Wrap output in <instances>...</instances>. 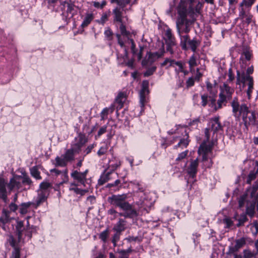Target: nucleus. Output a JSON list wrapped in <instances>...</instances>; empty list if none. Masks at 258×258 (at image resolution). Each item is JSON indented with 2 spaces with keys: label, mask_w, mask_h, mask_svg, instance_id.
I'll use <instances>...</instances> for the list:
<instances>
[{
  "label": "nucleus",
  "mask_w": 258,
  "mask_h": 258,
  "mask_svg": "<svg viewBox=\"0 0 258 258\" xmlns=\"http://www.w3.org/2000/svg\"><path fill=\"white\" fill-rule=\"evenodd\" d=\"M177 18L176 21V27L179 37L183 36V33L187 34L190 31V26L196 20L194 10L190 7L187 14V4L181 1L177 9Z\"/></svg>",
  "instance_id": "1"
},
{
  "label": "nucleus",
  "mask_w": 258,
  "mask_h": 258,
  "mask_svg": "<svg viewBox=\"0 0 258 258\" xmlns=\"http://www.w3.org/2000/svg\"><path fill=\"white\" fill-rule=\"evenodd\" d=\"M127 199V194L113 195L108 198V201L110 204L124 211V213H119V216L128 218H134L138 216L137 211L134 208L132 204L126 201Z\"/></svg>",
  "instance_id": "2"
},
{
  "label": "nucleus",
  "mask_w": 258,
  "mask_h": 258,
  "mask_svg": "<svg viewBox=\"0 0 258 258\" xmlns=\"http://www.w3.org/2000/svg\"><path fill=\"white\" fill-rule=\"evenodd\" d=\"M234 89L224 83L220 87V92L217 100V106H215V111L221 109L223 106H226L227 102L232 99Z\"/></svg>",
  "instance_id": "3"
},
{
  "label": "nucleus",
  "mask_w": 258,
  "mask_h": 258,
  "mask_svg": "<svg viewBox=\"0 0 258 258\" xmlns=\"http://www.w3.org/2000/svg\"><path fill=\"white\" fill-rule=\"evenodd\" d=\"M24 230L23 222L19 221L16 226L15 235L10 234L8 236V241L10 245L14 248V249H20L21 243H23L22 234Z\"/></svg>",
  "instance_id": "4"
},
{
  "label": "nucleus",
  "mask_w": 258,
  "mask_h": 258,
  "mask_svg": "<svg viewBox=\"0 0 258 258\" xmlns=\"http://www.w3.org/2000/svg\"><path fill=\"white\" fill-rule=\"evenodd\" d=\"M231 105L232 108V112L235 117L239 118L242 115L243 120L245 125L247 126V115L250 112L248 107L246 104L243 103L239 104L237 98H234L232 101Z\"/></svg>",
  "instance_id": "5"
},
{
  "label": "nucleus",
  "mask_w": 258,
  "mask_h": 258,
  "mask_svg": "<svg viewBox=\"0 0 258 258\" xmlns=\"http://www.w3.org/2000/svg\"><path fill=\"white\" fill-rule=\"evenodd\" d=\"M200 44L201 41L196 37L190 39L189 35L187 34L180 36V45L182 49L184 50L190 49L192 51L195 52Z\"/></svg>",
  "instance_id": "6"
},
{
  "label": "nucleus",
  "mask_w": 258,
  "mask_h": 258,
  "mask_svg": "<svg viewBox=\"0 0 258 258\" xmlns=\"http://www.w3.org/2000/svg\"><path fill=\"white\" fill-rule=\"evenodd\" d=\"M247 198V194H243L240 197L238 201L239 207L240 208L243 207L245 202H246V213L250 217H252L255 214V203L254 202H248Z\"/></svg>",
  "instance_id": "7"
},
{
  "label": "nucleus",
  "mask_w": 258,
  "mask_h": 258,
  "mask_svg": "<svg viewBox=\"0 0 258 258\" xmlns=\"http://www.w3.org/2000/svg\"><path fill=\"white\" fill-rule=\"evenodd\" d=\"M165 36L166 38L165 39V41L166 45V51L169 52L171 54H172L174 53V47L176 46V42L175 38L172 34L170 29H168L166 30Z\"/></svg>",
  "instance_id": "8"
},
{
  "label": "nucleus",
  "mask_w": 258,
  "mask_h": 258,
  "mask_svg": "<svg viewBox=\"0 0 258 258\" xmlns=\"http://www.w3.org/2000/svg\"><path fill=\"white\" fill-rule=\"evenodd\" d=\"M165 52L164 44H162V47L160 49V52H156L154 53L149 52L148 53L149 56L148 59L142 61L143 65L151 64L156 61L157 59L162 57L164 55Z\"/></svg>",
  "instance_id": "9"
},
{
  "label": "nucleus",
  "mask_w": 258,
  "mask_h": 258,
  "mask_svg": "<svg viewBox=\"0 0 258 258\" xmlns=\"http://www.w3.org/2000/svg\"><path fill=\"white\" fill-rule=\"evenodd\" d=\"M88 173V170L86 169L85 171L81 172L77 170H74L71 174V177L75 180H77L80 184L85 186V182L87 180V174Z\"/></svg>",
  "instance_id": "10"
},
{
  "label": "nucleus",
  "mask_w": 258,
  "mask_h": 258,
  "mask_svg": "<svg viewBox=\"0 0 258 258\" xmlns=\"http://www.w3.org/2000/svg\"><path fill=\"white\" fill-rule=\"evenodd\" d=\"M149 82L148 81H144L142 83V88L140 91V104L142 110H143V108L146 102V97L148 94L149 91L148 90Z\"/></svg>",
  "instance_id": "11"
},
{
  "label": "nucleus",
  "mask_w": 258,
  "mask_h": 258,
  "mask_svg": "<svg viewBox=\"0 0 258 258\" xmlns=\"http://www.w3.org/2000/svg\"><path fill=\"white\" fill-rule=\"evenodd\" d=\"M209 124L211 126V130L214 133L223 131V126L220 121V117L219 116L210 118Z\"/></svg>",
  "instance_id": "12"
},
{
  "label": "nucleus",
  "mask_w": 258,
  "mask_h": 258,
  "mask_svg": "<svg viewBox=\"0 0 258 258\" xmlns=\"http://www.w3.org/2000/svg\"><path fill=\"white\" fill-rule=\"evenodd\" d=\"M127 9H123L119 7H116L113 10L112 14L113 15V21L118 23L123 22L122 19L123 13H126Z\"/></svg>",
  "instance_id": "13"
},
{
  "label": "nucleus",
  "mask_w": 258,
  "mask_h": 258,
  "mask_svg": "<svg viewBox=\"0 0 258 258\" xmlns=\"http://www.w3.org/2000/svg\"><path fill=\"white\" fill-rule=\"evenodd\" d=\"M199 165L198 159L191 160L189 165L187 168V172L190 177L194 178L198 171V167Z\"/></svg>",
  "instance_id": "14"
},
{
  "label": "nucleus",
  "mask_w": 258,
  "mask_h": 258,
  "mask_svg": "<svg viewBox=\"0 0 258 258\" xmlns=\"http://www.w3.org/2000/svg\"><path fill=\"white\" fill-rule=\"evenodd\" d=\"M6 182L2 178H0V198L7 203L8 201L7 191L6 188Z\"/></svg>",
  "instance_id": "15"
},
{
  "label": "nucleus",
  "mask_w": 258,
  "mask_h": 258,
  "mask_svg": "<svg viewBox=\"0 0 258 258\" xmlns=\"http://www.w3.org/2000/svg\"><path fill=\"white\" fill-rule=\"evenodd\" d=\"M126 220L120 218L116 224L114 226L112 229L115 232L121 233L126 229Z\"/></svg>",
  "instance_id": "16"
},
{
  "label": "nucleus",
  "mask_w": 258,
  "mask_h": 258,
  "mask_svg": "<svg viewBox=\"0 0 258 258\" xmlns=\"http://www.w3.org/2000/svg\"><path fill=\"white\" fill-rule=\"evenodd\" d=\"M75 152H76V151L74 148L68 149L61 157H64L67 162H70L75 159L74 155Z\"/></svg>",
  "instance_id": "17"
},
{
  "label": "nucleus",
  "mask_w": 258,
  "mask_h": 258,
  "mask_svg": "<svg viewBox=\"0 0 258 258\" xmlns=\"http://www.w3.org/2000/svg\"><path fill=\"white\" fill-rule=\"evenodd\" d=\"M20 176L15 177L10 180L9 183L8 184V187L10 190H12L14 188L19 189L21 186V183L18 181V179Z\"/></svg>",
  "instance_id": "18"
},
{
  "label": "nucleus",
  "mask_w": 258,
  "mask_h": 258,
  "mask_svg": "<svg viewBox=\"0 0 258 258\" xmlns=\"http://www.w3.org/2000/svg\"><path fill=\"white\" fill-rule=\"evenodd\" d=\"M38 195L37 199L36 204L37 206H39L41 203L45 202L48 195L49 192L42 191L38 190Z\"/></svg>",
  "instance_id": "19"
},
{
  "label": "nucleus",
  "mask_w": 258,
  "mask_h": 258,
  "mask_svg": "<svg viewBox=\"0 0 258 258\" xmlns=\"http://www.w3.org/2000/svg\"><path fill=\"white\" fill-rule=\"evenodd\" d=\"M212 146L210 145L207 144L206 143H202L199 149V153H209L211 152Z\"/></svg>",
  "instance_id": "20"
},
{
  "label": "nucleus",
  "mask_w": 258,
  "mask_h": 258,
  "mask_svg": "<svg viewBox=\"0 0 258 258\" xmlns=\"http://www.w3.org/2000/svg\"><path fill=\"white\" fill-rule=\"evenodd\" d=\"M94 18L93 15L91 13H87L85 18L81 24V27L84 28L87 27L93 20Z\"/></svg>",
  "instance_id": "21"
},
{
  "label": "nucleus",
  "mask_w": 258,
  "mask_h": 258,
  "mask_svg": "<svg viewBox=\"0 0 258 258\" xmlns=\"http://www.w3.org/2000/svg\"><path fill=\"white\" fill-rule=\"evenodd\" d=\"M126 94L125 93L120 92L118 94L116 97V103L119 104V108H121L122 107L124 102L126 100Z\"/></svg>",
  "instance_id": "22"
},
{
  "label": "nucleus",
  "mask_w": 258,
  "mask_h": 258,
  "mask_svg": "<svg viewBox=\"0 0 258 258\" xmlns=\"http://www.w3.org/2000/svg\"><path fill=\"white\" fill-rule=\"evenodd\" d=\"M257 174L258 168H254L253 170L250 171L248 175L246 183L249 184H251V181L256 178Z\"/></svg>",
  "instance_id": "23"
},
{
  "label": "nucleus",
  "mask_w": 258,
  "mask_h": 258,
  "mask_svg": "<svg viewBox=\"0 0 258 258\" xmlns=\"http://www.w3.org/2000/svg\"><path fill=\"white\" fill-rule=\"evenodd\" d=\"M51 187L52 184L50 183L47 181H44L40 184L38 190L49 192V188H51Z\"/></svg>",
  "instance_id": "24"
},
{
  "label": "nucleus",
  "mask_w": 258,
  "mask_h": 258,
  "mask_svg": "<svg viewBox=\"0 0 258 258\" xmlns=\"http://www.w3.org/2000/svg\"><path fill=\"white\" fill-rule=\"evenodd\" d=\"M188 64L189 67L190 71L191 72L194 70V68L197 66L198 63L197 62V57L194 54L189 58L188 60Z\"/></svg>",
  "instance_id": "25"
},
{
  "label": "nucleus",
  "mask_w": 258,
  "mask_h": 258,
  "mask_svg": "<svg viewBox=\"0 0 258 258\" xmlns=\"http://www.w3.org/2000/svg\"><path fill=\"white\" fill-rule=\"evenodd\" d=\"M31 205L30 202L22 203L19 209L20 213L23 215L26 214Z\"/></svg>",
  "instance_id": "26"
},
{
  "label": "nucleus",
  "mask_w": 258,
  "mask_h": 258,
  "mask_svg": "<svg viewBox=\"0 0 258 258\" xmlns=\"http://www.w3.org/2000/svg\"><path fill=\"white\" fill-rule=\"evenodd\" d=\"M206 86L207 91L209 92L210 94L212 96H215L217 93L215 87L209 82H206Z\"/></svg>",
  "instance_id": "27"
},
{
  "label": "nucleus",
  "mask_w": 258,
  "mask_h": 258,
  "mask_svg": "<svg viewBox=\"0 0 258 258\" xmlns=\"http://www.w3.org/2000/svg\"><path fill=\"white\" fill-rule=\"evenodd\" d=\"M109 235V230L108 228L106 229L105 230L101 232L99 235V238L104 242H107V239Z\"/></svg>",
  "instance_id": "28"
},
{
  "label": "nucleus",
  "mask_w": 258,
  "mask_h": 258,
  "mask_svg": "<svg viewBox=\"0 0 258 258\" xmlns=\"http://www.w3.org/2000/svg\"><path fill=\"white\" fill-rule=\"evenodd\" d=\"M250 115L247 117V125H255L256 123V116L254 111L250 112Z\"/></svg>",
  "instance_id": "29"
},
{
  "label": "nucleus",
  "mask_w": 258,
  "mask_h": 258,
  "mask_svg": "<svg viewBox=\"0 0 258 258\" xmlns=\"http://www.w3.org/2000/svg\"><path fill=\"white\" fill-rule=\"evenodd\" d=\"M55 160L56 161V166H59L61 167H64L67 164V161L65 160L64 157H59L57 156Z\"/></svg>",
  "instance_id": "30"
},
{
  "label": "nucleus",
  "mask_w": 258,
  "mask_h": 258,
  "mask_svg": "<svg viewBox=\"0 0 258 258\" xmlns=\"http://www.w3.org/2000/svg\"><path fill=\"white\" fill-rule=\"evenodd\" d=\"M247 80L249 81L248 84V89L247 90V94L248 96L249 97L251 93L252 92V89H253V80L251 77L248 76L247 77Z\"/></svg>",
  "instance_id": "31"
},
{
  "label": "nucleus",
  "mask_w": 258,
  "mask_h": 258,
  "mask_svg": "<svg viewBox=\"0 0 258 258\" xmlns=\"http://www.w3.org/2000/svg\"><path fill=\"white\" fill-rule=\"evenodd\" d=\"M110 172L107 173L105 175L102 176L98 180L99 183L100 185H103L105 182H107L110 179Z\"/></svg>",
  "instance_id": "32"
},
{
  "label": "nucleus",
  "mask_w": 258,
  "mask_h": 258,
  "mask_svg": "<svg viewBox=\"0 0 258 258\" xmlns=\"http://www.w3.org/2000/svg\"><path fill=\"white\" fill-rule=\"evenodd\" d=\"M255 0H242V2L239 4V7H245L249 8L254 4Z\"/></svg>",
  "instance_id": "33"
},
{
  "label": "nucleus",
  "mask_w": 258,
  "mask_h": 258,
  "mask_svg": "<svg viewBox=\"0 0 258 258\" xmlns=\"http://www.w3.org/2000/svg\"><path fill=\"white\" fill-rule=\"evenodd\" d=\"M235 246L239 249L246 243V239L244 237L240 238L235 240Z\"/></svg>",
  "instance_id": "34"
},
{
  "label": "nucleus",
  "mask_w": 258,
  "mask_h": 258,
  "mask_svg": "<svg viewBox=\"0 0 258 258\" xmlns=\"http://www.w3.org/2000/svg\"><path fill=\"white\" fill-rule=\"evenodd\" d=\"M248 220V219L245 214L241 215L238 219V223L236 224L237 227L243 225L244 223Z\"/></svg>",
  "instance_id": "35"
},
{
  "label": "nucleus",
  "mask_w": 258,
  "mask_h": 258,
  "mask_svg": "<svg viewBox=\"0 0 258 258\" xmlns=\"http://www.w3.org/2000/svg\"><path fill=\"white\" fill-rule=\"evenodd\" d=\"M120 23L119 29L121 35L128 38L130 34V32L126 31L125 26L123 24V22Z\"/></svg>",
  "instance_id": "36"
},
{
  "label": "nucleus",
  "mask_w": 258,
  "mask_h": 258,
  "mask_svg": "<svg viewBox=\"0 0 258 258\" xmlns=\"http://www.w3.org/2000/svg\"><path fill=\"white\" fill-rule=\"evenodd\" d=\"M120 235L121 233L118 232H115V233L113 234L111 241L113 244L114 247L116 246V242L119 240Z\"/></svg>",
  "instance_id": "37"
},
{
  "label": "nucleus",
  "mask_w": 258,
  "mask_h": 258,
  "mask_svg": "<svg viewBox=\"0 0 258 258\" xmlns=\"http://www.w3.org/2000/svg\"><path fill=\"white\" fill-rule=\"evenodd\" d=\"M250 229L253 235H256L258 233V223L256 222H254L251 224Z\"/></svg>",
  "instance_id": "38"
},
{
  "label": "nucleus",
  "mask_w": 258,
  "mask_h": 258,
  "mask_svg": "<svg viewBox=\"0 0 258 258\" xmlns=\"http://www.w3.org/2000/svg\"><path fill=\"white\" fill-rule=\"evenodd\" d=\"M31 174L32 176L37 179H41V177L40 175V172L36 167H33L31 169Z\"/></svg>",
  "instance_id": "39"
},
{
  "label": "nucleus",
  "mask_w": 258,
  "mask_h": 258,
  "mask_svg": "<svg viewBox=\"0 0 258 258\" xmlns=\"http://www.w3.org/2000/svg\"><path fill=\"white\" fill-rule=\"evenodd\" d=\"M133 250L131 248V247L128 248L127 249H118L117 252L120 254L121 256H127L128 254L132 252Z\"/></svg>",
  "instance_id": "40"
},
{
  "label": "nucleus",
  "mask_w": 258,
  "mask_h": 258,
  "mask_svg": "<svg viewBox=\"0 0 258 258\" xmlns=\"http://www.w3.org/2000/svg\"><path fill=\"white\" fill-rule=\"evenodd\" d=\"M239 249L235 246H230L229 247V249L228 252H226L227 255H232L234 254H236V252H237Z\"/></svg>",
  "instance_id": "41"
},
{
  "label": "nucleus",
  "mask_w": 258,
  "mask_h": 258,
  "mask_svg": "<svg viewBox=\"0 0 258 258\" xmlns=\"http://www.w3.org/2000/svg\"><path fill=\"white\" fill-rule=\"evenodd\" d=\"M203 3L199 2L197 4V5H196V7H195V9H194L192 7V9H194V12H195V17L196 16H197V14H200V10H201V9L203 7Z\"/></svg>",
  "instance_id": "42"
},
{
  "label": "nucleus",
  "mask_w": 258,
  "mask_h": 258,
  "mask_svg": "<svg viewBox=\"0 0 258 258\" xmlns=\"http://www.w3.org/2000/svg\"><path fill=\"white\" fill-rule=\"evenodd\" d=\"M70 190L74 191L77 194H79L81 195V196L84 195L85 193L88 191L87 190L81 189L77 187H70Z\"/></svg>",
  "instance_id": "43"
},
{
  "label": "nucleus",
  "mask_w": 258,
  "mask_h": 258,
  "mask_svg": "<svg viewBox=\"0 0 258 258\" xmlns=\"http://www.w3.org/2000/svg\"><path fill=\"white\" fill-rule=\"evenodd\" d=\"M245 81V76L243 75L242 77L240 76V73L239 71L237 72L236 76V84L240 85L241 83H243Z\"/></svg>",
  "instance_id": "44"
},
{
  "label": "nucleus",
  "mask_w": 258,
  "mask_h": 258,
  "mask_svg": "<svg viewBox=\"0 0 258 258\" xmlns=\"http://www.w3.org/2000/svg\"><path fill=\"white\" fill-rule=\"evenodd\" d=\"M156 67L153 66L150 68H149L144 73V76L145 77H149L152 75L153 73L156 71Z\"/></svg>",
  "instance_id": "45"
},
{
  "label": "nucleus",
  "mask_w": 258,
  "mask_h": 258,
  "mask_svg": "<svg viewBox=\"0 0 258 258\" xmlns=\"http://www.w3.org/2000/svg\"><path fill=\"white\" fill-rule=\"evenodd\" d=\"M187 137L186 138V139H181L180 142L178 143V144L175 146V148H177V147H180V146H182V147H186L188 144V141L187 140Z\"/></svg>",
  "instance_id": "46"
},
{
  "label": "nucleus",
  "mask_w": 258,
  "mask_h": 258,
  "mask_svg": "<svg viewBox=\"0 0 258 258\" xmlns=\"http://www.w3.org/2000/svg\"><path fill=\"white\" fill-rule=\"evenodd\" d=\"M116 36L117 38L118 43L119 44L121 47L123 48L124 49V51L125 53H126L127 50L126 48L125 47L124 42L123 40L121 39L120 35L119 34H116Z\"/></svg>",
  "instance_id": "47"
},
{
  "label": "nucleus",
  "mask_w": 258,
  "mask_h": 258,
  "mask_svg": "<svg viewBox=\"0 0 258 258\" xmlns=\"http://www.w3.org/2000/svg\"><path fill=\"white\" fill-rule=\"evenodd\" d=\"M11 258H20V249H13Z\"/></svg>",
  "instance_id": "48"
},
{
  "label": "nucleus",
  "mask_w": 258,
  "mask_h": 258,
  "mask_svg": "<svg viewBox=\"0 0 258 258\" xmlns=\"http://www.w3.org/2000/svg\"><path fill=\"white\" fill-rule=\"evenodd\" d=\"M239 17L241 19H243L247 17L246 12L244 10V7H240Z\"/></svg>",
  "instance_id": "49"
},
{
  "label": "nucleus",
  "mask_w": 258,
  "mask_h": 258,
  "mask_svg": "<svg viewBox=\"0 0 258 258\" xmlns=\"http://www.w3.org/2000/svg\"><path fill=\"white\" fill-rule=\"evenodd\" d=\"M108 149L107 146L101 147L97 152V154L99 156H101L105 154Z\"/></svg>",
  "instance_id": "50"
},
{
  "label": "nucleus",
  "mask_w": 258,
  "mask_h": 258,
  "mask_svg": "<svg viewBox=\"0 0 258 258\" xmlns=\"http://www.w3.org/2000/svg\"><path fill=\"white\" fill-rule=\"evenodd\" d=\"M188 152V150H186V151L180 153L178 155V157L176 159V160L179 161H181V160L183 159L184 158H185L186 157Z\"/></svg>",
  "instance_id": "51"
},
{
  "label": "nucleus",
  "mask_w": 258,
  "mask_h": 258,
  "mask_svg": "<svg viewBox=\"0 0 258 258\" xmlns=\"http://www.w3.org/2000/svg\"><path fill=\"white\" fill-rule=\"evenodd\" d=\"M243 253L244 258H252V257L255 256L254 254L249 250H244Z\"/></svg>",
  "instance_id": "52"
},
{
  "label": "nucleus",
  "mask_w": 258,
  "mask_h": 258,
  "mask_svg": "<svg viewBox=\"0 0 258 258\" xmlns=\"http://www.w3.org/2000/svg\"><path fill=\"white\" fill-rule=\"evenodd\" d=\"M130 3V0H118V6L124 9L125 6Z\"/></svg>",
  "instance_id": "53"
},
{
  "label": "nucleus",
  "mask_w": 258,
  "mask_h": 258,
  "mask_svg": "<svg viewBox=\"0 0 258 258\" xmlns=\"http://www.w3.org/2000/svg\"><path fill=\"white\" fill-rule=\"evenodd\" d=\"M9 213L6 211H4L3 212L2 217L4 218V222L6 223L9 222L10 221V217H9Z\"/></svg>",
  "instance_id": "54"
},
{
  "label": "nucleus",
  "mask_w": 258,
  "mask_h": 258,
  "mask_svg": "<svg viewBox=\"0 0 258 258\" xmlns=\"http://www.w3.org/2000/svg\"><path fill=\"white\" fill-rule=\"evenodd\" d=\"M63 5L64 7H65L66 6H67V12L71 13L72 10H74V7H73V5H72L69 3L64 2Z\"/></svg>",
  "instance_id": "55"
},
{
  "label": "nucleus",
  "mask_w": 258,
  "mask_h": 258,
  "mask_svg": "<svg viewBox=\"0 0 258 258\" xmlns=\"http://www.w3.org/2000/svg\"><path fill=\"white\" fill-rule=\"evenodd\" d=\"M258 189V181H256L254 182V184L252 186V191L251 192V197H253L257 190Z\"/></svg>",
  "instance_id": "56"
},
{
  "label": "nucleus",
  "mask_w": 258,
  "mask_h": 258,
  "mask_svg": "<svg viewBox=\"0 0 258 258\" xmlns=\"http://www.w3.org/2000/svg\"><path fill=\"white\" fill-rule=\"evenodd\" d=\"M111 162L112 161L110 160L109 162V167L111 168L112 170H115L118 167H119L120 165V162H118V163H116L115 164H112Z\"/></svg>",
  "instance_id": "57"
},
{
  "label": "nucleus",
  "mask_w": 258,
  "mask_h": 258,
  "mask_svg": "<svg viewBox=\"0 0 258 258\" xmlns=\"http://www.w3.org/2000/svg\"><path fill=\"white\" fill-rule=\"evenodd\" d=\"M186 84L187 88L194 86L195 84V79L192 77L189 78L186 81Z\"/></svg>",
  "instance_id": "58"
},
{
  "label": "nucleus",
  "mask_w": 258,
  "mask_h": 258,
  "mask_svg": "<svg viewBox=\"0 0 258 258\" xmlns=\"http://www.w3.org/2000/svg\"><path fill=\"white\" fill-rule=\"evenodd\" d=\"M47 2L49 8H54L55 5L58 2V0H44Z\"/></svg>",
  "instance_id": "59"
},
{
  "label": "nucleus",
  "mask_w": 258,
  "mask_h": 258,
  "mask_svg": "<svg viewBox=\"0 0 258 258\" xmlns=\"http://www.w3.org/2000/svg\"><path fill=\"white\" fill-rule=\"evenodd\" d=\"M201 99H202V105L203 107L206 106L207 104V102H208V95H206V94L202 95Z\"/></svg>",
  "instance_id": "60"
},
{
  "label": "nucleus",
  "mask_w": 258,
  "mask_h": 258,
  "mask_svg": "<svg viewBox=\"0 0 258 258\" xmlns=\"http://www.w3.org/2000/svg\"><path fill=\"white\" fill-rule=\"evenodd\" d=\"M224 223L226 225V227L229 228L233 224L232 220L228 218H226L223 220Z\"/></svg>",
  "instance_id": "61"
},
{
  "label": "nucleus",
  "mask_w": 258,
  "mask_h": 258,
  "mask_svg": "<svg viewBox=\"0 0 258 258\" xmlns=\"http://www.w3.org/2000/svg\"><path fill=\"white\" fill-rule=\"evenodd\" d=\"M104 34L108 40H110L112 39V32L110 29H107L105 31Z\"/></svg>",
  "instance_id": "62"
},
{
  "label": "nucleus",
  "mask_w": 258,
  "mask_h": 258,
  "mask_svg": "<svg viewBox=\"0 0 258 258\" xmlns=\"http://www.w3.org/2000/svg\"><path fill=\"white\" fill-rule=\"evenodd\" d=\"M106 129H107V126L106 125H104V126L101 127L99 129V131L98 132L97 136L98 137H100L102 134H104L106 132Z\"/></svg>",
  "instance_id": "63"
},
{
  "label": "nucleus",
  "mask_w": 258,
  "mask_h": 258,
  "mask_svg": "<svg viewBox=\"0 0 258 258\" xmlns=\"http://www.w3.org/2000/svg\"><path fill=\"white\" fill-rule=\"evenodd\" d=\"M22 182L23 183L27 184L28 185H30L32 183V181L30 179V178L28 176H24L23 177V179L22 181Z\"/></svg>",
  "instance_id": "64"
}]
</instances>
